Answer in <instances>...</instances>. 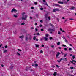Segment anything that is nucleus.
<instances>
[{"label": "nucleus", "instance_id": "obj_32", "mask_svg": "<svg viewBox=\"0 0 76 76\" xmlns=\"http://www.w3.org/2000/svg\"><path fill=\"white\" fill-rule=\"evenodd\" d=\"M72 48H69V51H72Z\"/></svg>", "mask_w": 76, "mask_h": 76}, {"label": "nucleus", "instance_id": "obj_31", "mask_svg": "<svg viewBox=\"0 0 76 76\" xmlns=\"http://www.w3.org/2000/svg\"><path fill=\"white\" fill-rule=\"evenodd\" d=\"M40 35V34H39V33H37V35Z\"/></svg>", "mask_w": 76, "mask_h": 76}, {"label": "nucleus", "instance_id": "obj_22", "mask_svg": "<svg viewBox=\"0 0 76 76\" xmlns=\"http://www.w3.org/2000/svg\"><path fill=\"white\" fill-rule=\"evenodd\" d=\"M72 58L73 59H75V55H73L72 56Z\"/></svg>", "mask_w": 76, "mask_h": 76}, {"label": "nucleus", "instance_id": "obj_56", "mask_svg": "<svg viewBox=\"0 0 76 76\" xmlns=\"http://www.w3.org/2000/svg\"><path fill=\"white\" fill-rule=\"evenodd\" d=\"M40 22H41V23H42V20H40Z\"/></svg>", "mask_w": 76, "mask_h": 76}, {"label": "nucleus", "instance_id": "obj_40", "mask_svg": "<svg viewBox=\"0 0 76 76\" xmlns=\"http://www.w3.org/2000/svg\"><path fill=\"white\" fill-rule=\"evenodd\" d=\"M50 39V40H51V39H53V37H50L49 38Z\"/></svg>", "mask_w": 76, "mask_h": 76}, {"label": "nucleus", "instance_id": "obj_54", "mask_svg": "<svg viewBox=\"0 0 76 76\" xmlns=\"http://www.w3.org/2000/svg\"><path fill=\"white\" fill-rule=\"evenodd\" d=\"M36 40L37 41H38V39L37 38V39H36Z\"/></svg>", "mask_w": 76, "mask_h": 76}, {"label": "nucleus", "instance_id": "obj_33", "mask_svg": "<svg viewBox=\"0 0 76 76\" xmlns=\"http://www.w3.org/2000/svg\"><path fill=\"white\" fill-rule=\"evenodd\" d=\"M48 34H46V37H48Z\"/></svg>", "mask_w": 76, "mask_h": 76}, {"label": "nucleus", "instance_id": "obj_52", "mask_svg": "<svg viewBox=\"0 0 76 76\" xmlns=\"http://www.w3.org/2000/svg\"><path fill=\"white\" fill-rule=\"evenodd\" d=\"M48 19H49V20H50V19H51V18H50V17H48Z\"/></svg>", "mask_w": 76, "mask_h": 76}, {"label": "nucleus", "instance_id": "obj_14", "mask_svg": "<svg viewBox=\"0 0 76 76\" xmlns=\"http://www.w3.org/2000/svg\"><path fill=\"white\" fill-rule=\"evenodd\" d=\"M7 50H4V53H7Z\"/></svg>", "mask_w": 76, "mask_h": 76}, {"label": "nucleus", "instance_id": "obj_9", "mask_svg": "<svg viewBox=\"0 0 76 76\" xmlns=\"http://www.w3.org/2000/svg\"><path fill=\"white\" fill-rule=\"evenodd\" d=\"M63 1H64V2H63L64 3V4H67V1H66V0H64Z\"/></svg>", "mask_w": 76, "mask_h": 76}, {"label": "nucleus", "instance_id": "obj_38", "mask_svg": "<svg viewBox=\"0 0 76 76\" xmlns=\"http://www.w3.org/2000/svg\"><path fill=\"white\" fill-rule=\"evenodd\" d=\"M65 41L66 42H67V40H66V39H65Z\"/></svg>", "mask_w": 76, "mask_h": 76}, {"label": "nucleus", "instance_id": "obj_34", "mask_svg": "<svg viewBox=\"0 0 76 76\" xmlns=\"http://www.w3.org/2000/svg\"><path fill=\"white\" fill-rule=\"evenodd\" d=\"M64 50L65 51H67V48H64Z\"/></svg>", "mask_w": 76, "mask_h": 76}, {"label": "nucleus", "instance_id": "obj_24", "mask_svg": "<svg viewBox=\"0 0 76 76\" xmlns=\"http://www.w3.org/2000/svg\"><path fill=\"white\" fill-rule=\"evenodd\" d=\"M60 42H58V43H57V45H60Z\"/></svg>", "mask_w": 76, "mask_h": 76}, {"label": "nucleus", "instance_id": "obj_47", "mask_svg": "<svg viewBox=\"0 0 76 76\" xmlns=\"http://www.w3.org/2000/svg\"><path fill=\"white\" fill-rule=\"evenodd\" d=\"M5 48H7V46L6 45V46H5Z\"/></svg>", "mask_w": 76, "mask_h": 76}, {"label": "nucleus", "instance_id": "obj_1", "mask_svg": "<svg viewBox=\"0 0 76 76\" xmlns=\"http://www.w3.org/2000/svg\"><path fill=\"white\" fill-rule=\"evenodd\" d=\"M25 12H23L21 14V15L22 16V17L21 18V19L22 20H26L28 16H27L26 15H25V16H24V15H25Z\"/></svg>", "mask_w": 76, "mask_h": 76}, {"label": "nucleus", "instance_id": "obj_11", "mask_svg": "<svg viewBox=\"0 0 76 76\" xmlns=\"http://www.w3.org/2000/svg\"><path fill=\"white\" fill-rule=\"evenodd\" d=\"M62 60V59H60V60H57V61H58V63H60L61 61Z\"/></svg>", "mask_w": 76, "mask_h": 76}, {"label": "nucleus", "instance_id": "obj_64", "mask_svg": "<svg viewBox=\"0 0 76 76\" xmlns=\"http://www.w3.org/2000/svg\"><path fill=\"white\" fill-rule=\"evenodd\" d=\"M39 27H42V25H41V24L40 25Z\"/></svg>", "mask_w": 76, "mask_h": 76}, {"label": "nucleus", "instance_id": "obj_15", "mask_svg": "<svg viewBox=\"0 0 76 76\" xmlns=\"http://www.w3.org/2000/svg\"><path fill=\"white\" fill-rule=\"evenodd\" d=\"M44 39L46 41H47V40H48V39L46 37H45L44 38Z\"/></svg>", "mask_w": 76, "mask_h": 76}, {"label": "nucleus", "instance_id": "obj_10", "mask_svg": "<svg viewBox=\"0 0 76 76\" xmlns=\"http://www.w3.org/2000/svg\"><path fill=\"white\" fill-rule=\"evenodd\" d=\"M58 3L59 4H64V2H63L58 1Z\"/></svg>", "mask_w": 76, "mask_h": 76}, {"label": "nucleus", "instance_id": "obj_28", "mask_svg": "<svg viewBox=\"0 0 76 76\" xmlns=\"http://www.w3.org/2000/svg\"><path fill=\"white\" fill-rule=\"evenodd\" d=\"M67 61V58H65V61Z\"/></svg>", "mask_w": 76, "mask_h": 76}, {"label": "nucleus", "instance_id": "obj_25", "mask_svg": "<svg viewBox=\"0 0 76 76\" xmlns=\"http://www.w3.org/2000/svg\"><path fill=\"white\" fill-rule=\"evenodd\" d=\"M45 5H46V6H48V4H47V2H45V4H44Z\"/></svg>", "mask_w": 76, "mask_h": 76}, {"label": "nucleus", "instance_id": "obj_2", "mask_svg": "<svg viewBox=\"0 0 76 76\" xmlns=\"http://www.w3.org/2000/svg\"><path fill=\"white\" fill-rule=\"evenodd\" d=\"M48 31H50V32H53L55 31V29H53V28H49L48 29Z\"/></svg>", "mask_w": 76, "mask_h": 76}, {"label": "nucleus", "instance_id": "obj_18", "mask_svg": "<svg viewBox=\"0 0 76 76\" xmlns=\"http://www.w3.org/2000/svg\"><path fill=\"white\" fill-rule=\"evenodd\" d=\"M50 25L51 26H52V27H53L54 26V25H53L52 24H51V23H50Z\"/></svg>", "mask_w": 76, "mask_h": 76}, {"label": "nucleus", "instance_id": "obj_23", "mask_svg": "<svg viewBox=\"0 0 76 76\" xmlns=\"http://www.w3.org/2000/svg\"><path fill=\"white\" fill-rule=\"evenodd\" d=\"M36 38V37L35 36H34L33 37L34 40H35Z\"/></svg>", "mask_w": 76, "mask_h": 76}, {"label": "nucleus", "instance_id": "obj_43", "mask_svg": "<svg viewBox=\"0 0 76 76\" xmlns=\"http://www.w3.org/2000/svg\"><path fill=\"white\" fill-rule=\"evenodd\" d=\"M58 34H59V35H60L61 34V33H60V32H58Z\"/></svg>", "mask_w": 76, "mask_h": 76}, {"label": "nucleus", "instance_id": "obj_20", "mask_svg": "<svg viewBox=\"0 0 76 76\" xmlns=\"http://www.w3.org/2000/svg\"><path fill=\"white\" fill-rule=\"evenodd\" d=\"M53 12H56V8L53 10Z\"/></svg>", "mask_w": 76, "mask_h": 76}, {"label": "nucleus", "instance_id": "obj_58", "mask_svg": "<svg viewBox=\"0 0 76 76\" xmlns=\"http://www.w3.org/2000/svg\"><path fill=\"white\" fill-rule=\"evenodd\" d=\"M43 1L44 2V3H45V0H43Z\"/></svg>", "mask_w": 76, "mask_h": 76}, {"label": "nucleus", "instance_id": "obj_48", "mask_svg": "<svg viewBox=\"0 0 76 76\" xmlns=\"http://www.w3.org/2000/svg\"><path fill=\"white\" fill-rule=\"evenodd\" d=\"M14 33L15 34H16L17 33V32L16 31H14Z\"/></svg>", "mask_w": 76, "mask_h": 76}, {"label": "nucleus", "instance_id": "obj_55", "mask_svg": "<svg viewBox=\"0 0 76 76\" xmlns=\"http://www.w3.org/2000/svg\"><path fill=\"white\" fill-rule=\"evenodd\" d=\"M52 67L54 68V67H55V66H54V65H52Z\"/></svg>", "mask_w": 76, "mask_h": 76}, {"label": "nucleus", "instance_id": "obj_6", "mask_svg": "<svg viewBox=\"0 0 76 76\" xmlns=\"http://www.w3.org/2000/svg\"><path fill=\"white\" fill-rule=\"evenodd\" d=\"M60 54V53L59 52H58L57 54H56V57H58V56Z\"/></svg>", "mask_w": 76, "mask_h": 76}, {"label": "nucleus", "instance_id": "obj_8", "mask_svg": "<svg viewBox=\"0 0 76 76\" xmlns=\"http://www.w3.org/2000/svg\"><path fill=\"white\" fill-rule=\"evenodd\" d=\"M17 24H19L21 23V21H18L17 22Z\"/></svg>", "mask_w": 76, "mask_h": 76}, {"label": "nucleus", "instance_id": "obj_12", "mask_svg": "<svg viewBox=\"0 0 76 76\" xmlns=\"http://www.w3.org/2000/svg\"><path fill=\"white\" fill-rule=\"evenodd\" d=\"M54 76H56L57 75V72H54V73L53 74Z\"/></svg>", "mask_w": 76, "mask_h": 76}, {"label": "nucleus", "instance_id": "obj_7", "mask_svg": "<svg viewBox=\"0 0 76 76\" xmlns=\"http://www.w3.org/2000/svg\"><path fill=\"white\" fill-rule=\"evenodd\" d=\"M23 37H24V36H19L20 38H21V39H22L23 38Z\"/></svg>", "mask_w": 76, "mask_h": 76}, {"label": "nucleus", "instance_id": "obj_53", "mask_svg": "<svg viewBox=\"0 0 76 76\" xmlns=\"http://www.w3.org/2000/svg\"><path fill=\"white\" fill-rule=\"evenodd\" d=\"M51 47H52V48H54V46L52 45L51 46Z\"/></svg>", "mask_w": 76, "mask_h": 76}, {"label": "nucleus", "instance_id": "obj_37", "mask_svg": "<svg viewBox=\"0 0 76 76\" xmlns=\"http://www.w3.org/2000/svg\"><path fill=\"white\" fill-rule=\"evenodd\" d=\"M34 4L37 5V2H34Z\"/></svg>", "mask_w": 76, "mask_h": 76}, {"label": "nucleus", "instance_id": "obj_62", "mask_svg": "<svg viewBox=\"0 0 76 76\" xmlns=\"http://www.w3.org/2000/svg\"><path fill=\"white\" fill-rule=\"evenodd\" d=\"M35 25H37V23H35Z\"/></svg>", "mask_w": 76, "mask_h": 76}, {"label": "nucleus", "instance_id": "obj_17", "mask_svg": "<svg viewBox=\"0 0 76 76\" xmlns=\"http://www.w3.org/2000/svg\"><path fill=\"white\" fill-rule=\"evenodd\" d=\"M55 10H56V11H60V10H59L58 8H55Z\"/></svg>", "mask_w": 76, "mask_h": 76}, {"label": "nucleus", "instance_id": "obj_59", "mask_svg": "<svg viewBox=\"0 0 76 76\" xmlns=\"http://www.w3.org/2000/svg\"><path fill=\"white\" fill-rule=\"evenodd\" d=\"M35 16H36V17H37V16H38V14H36Z\"/></svg>", "mask_w": 76, "mask_h": 76}, {"label": "nucleus", "instance_id": "obj_36", "mask_svg": "<svg viewBox=\"0 0 76 76\" xmlns=\"http://www.w3.org/2000/svg\"><path fill=\"white\" fill-rule=\"evenodd\" d=\"M35 31L37 32V31H38V29H37V28H35Z\"/></svg>", "mask_w": 76, "mask_h": 76}, {"label": "nucleus", "instance_id": "obj_16", "mask_svg": "<svg viewBox=\"0 0 76 76\" xmlns=\"http://www.w3.org/2000/svg\"><path fill=\"white\" fill-rule=\"evenodd\" d=\"M35 65L34 66V67H38V64H35Z\"/></svg>", "mask_w": 76, "mask_h": 76}, {"label": "nucleus", "instance_id": "obj_13", "mask_svg": "<svg viewBox=\"0 0 76 76\" xmlns=\"http://www.w3.org/2000/svg\"><path fill=\"white\" fill-rule=\"evenodd\" d=\"M75 9V7L72 6V8H70V10H73Z\"/></svg>", "mask_w": 76, "mask_h": 76}, {"label": "nucleus", "instance_id": "obj_3", "mask_svg": "<svg viewBox=\"0 0 76 76\" xmlns=\"http://www.w3.org/2000/svg\"><path fill=\"white\" fill-rule=\"evenodd\" d=\"M15 12V13H16L17 12V10L13 8L12 9V10L11 11V13H13V12Z\"/></svg>", "mask_w": 76, "mask_h": 76}, {"label": "nucleus", "instance_id": "obj_41", "mask_svg": "<svg viewBox=\"0 0 76 76\" xmlns=\"http://www.w3.org/2000/svg\"><path fill=\"white\" fill-rule=\"evenodd\" d=\"M56 66L57 67H58V68L60 67V66H59L58 65H56Z\"/></svg>", "mask_w": 76, "mask_h": 76}, {"label": "nucleus", "instance_id": "obj_5", "mask_svg": "<svg viewBox=\"0 0 76 76\" xmlns=\"http://www.w3.org/2000/svg\"><path fill=\"white\" fill-rule=\"evenodd\" d=\"M35 46L36 48H38L39 47V45H38V44H35Z\"/></svg>", "mask_w": 76, "mask_h": 76}, {"label": "nucleus", "instance_id": "obj_44", "mask_svg": "<svg viewBox=\"0 0 76 76\" xmlns=\"http://www.w3.org/2000/svg\"><path fill=\"white\" fill-rule=\"evenodd\" d=\"M62 46H63V47H66V45H63Z\"/></svg>", "mask_w": 76, "mask_h": 76}, {"label": "nucleus", "instance_id": "obj_19", "mask_svg": "<svg viewBox=\"0 0 76 76\" xmlns=\"http://www.w3.org/2000/svg\"><path fill=\"white\" fill-rule=\"evenodd\" d=\"M62 38L63 39H66L65 37L64 36H63Z\"/></svg>", "mask_w": 76, "mask_h": 76}, {"label": "nucleus", "instance_id": "obj_45", "mask_svg": "<svg viewBox=\"0 0 76 76\" xmlns=\"http://www.w3.org/2000/svg\"><path fill=\"white\" fill-rule=\"evenodd\" d=\"M40 53H43V51H42V50H41L40 51Z\"/></svg>", "mask_w": 76, "mask_h": 76}, {"label": "nucleus", "instance_id": "obj_49", "mask_svg": "<svg viewBox=\"0 0 76 76\" xmlns=\"http://www.w3.org/2000/svg\"><path fill=\"white\" fill-rule=\"evenodd\" d=\"M60 31H62L63 30L62 29V28H60Z\"/></svg>", "mask_w": 76, "mask_h": 76}, {"label": "nucleus", "instance_id": "obj_30", "mask_svg": "<svg viewBox=\"0 0 76 76\" xmlns=\"http://www.w3.org/2000/svg\"><path fill=\"white\" fill-rule=\"evenodd\" d=\"M17 54L18 56H20V54H19V53H18V52L17 53Z\"/></svg>", "mask_w": 76, "mask_h": 76}, {"label": "nucleus", "instance_id": "obj_50", "mask_svg": "<svg viewBox=\"0 0 76 76\" xmlns=\"http://www.w3.org/2000/svg\"><path fill=\"white\" fill-rule=\"evenodd\" d=\"M62 19H65V18H64V17H62Z\"/></svg>", "mask_w": 76, "mask_h": 76}, {"label": "nucleus", "instance_id": "obj_51", "mask_svg": "<svg viewBox=\"0 0 76 76\" xmlns=\"http://www.w3.org/2000/svg\"><path fill=\"white\" fill-rule=\"evenodd\" d=\"M31 7V9H34V7Z\"/></svg>", "mask_w": 76, "mask_h": 76}, {"label": "nucleus", "instance_id": "obj_26", "mask_svg": "<svg viewBox=\"0 0 76 76\" xmlns=\"http://www.w3.org/2000/svg\"><path fill=\"white\" fill-rule=\"evenodd\" d=\"M66 56H67V54L65 53L64 54V57H66Z\"/></svg>", "mask_w": 76, "mask_h": 76}, {"label": "nucleus", "instance_id": "obj_39", "mask_svg": "<svg viewBox=\"0 0 76 76\" xmlns=\"http://www.w3.org/2000/svg\"><path fill=\"white\" fill-rule=\"evenodd\" d=\"M40 10H43V8L42 7L40 8Z\"/></svg>", "mask_w": 76, "mask_h": 76}, {"label": "nucleus", "instance_id": "obj_60", "mask_svg": "<svg viewBox=\"0 0 76 76\" xmlns=\"http://www.w3.org/2000/svg\"><path fill=\"white\" fill-rule=\"evenodd\" d=\"M28 38L27 37H26V40H28Z\"/></svg>", "mask_w": 76, "mask_h": 76}, {"label": "nucleus", "instance_id": "obj_35", "mask_svg": "<svg viewBox=\"0 0 76 76\" xmlns=\"http://www.w3.org/2000/svg\"><path fill=\"white\" fill-rule=\"evenodd\" d=\"M40 40L41 41H42V40H43V38H41L40 39Z\"/></svg>", "mask_w": 76, "mask_h": 76}, {"label": "nucleus", "instance_id": "obj_4", "mask_svg": "<svg viewBox=\"0 0 76 76\" xmlns=\"http://www.w3.org/2000/svg\"><path fill=\"white\" fill-rule=\"evenodd\" d=\"M53 5L55 6H58V7H61L60 5H59L57 4H55Z\"/></svg>", "mask_w": 76, "mask_h": 76}, {"label": "nucleus", "instance_id": "obj_61", "mask_svg": "<svg viewBox=\"0 0 76 76\" xmlns=\"http://www.w3.org/2000/svg\"><path fill=\"white\" fill-rule=\"evenodd\" d=\"M67 37H68V38H69V39H70V37H69V36L67 35Z\"/></svg>", "mask_w": 76, "mask_h": 76}, {"label": "nucleus", "instance_id": "obj_46", "mask_svg": "<svg viewBox=\"0 0 76 76\" xmlns=\"http://www.w3.org/2000/svg\"><path fill=\"white\" fill-rule=\"evenodd\" d=\"M41 31H44V29L42 28L41 29Z\"/></svg>", "mask_w": 76, "mask_h": 76}, {"label": "nucleus", "instance_id": "obj_63", "mask_svg": "<svg viewBox=\"0 0 76 76\" xmlns=\"http://www.w3.org/2000/svg\"><path fill=\"white\" fill-rule=\"evenodd\" d=\"M42 47H44V45H42Z\"/></svg>", "mask_w": 76, "mask_h": 76}, {"label": "nucleus", "instance_id": "obj_29", "mask_svg": "<svg viewBox=\"0 0 76 76\" xmlns=\"http://www.w3.org/2000/svg\"><path fill=\"white\" fill-rule=\"evenodd\" d=\"M25 25V23H22L21 24V25Z\"/></svg>", "mask_w": 76, "mask_h": 76}, {"label": "nucleus", "instance_id": "obj_57", "mask_svg": "<svg viewBox=\"0 0 76 76\" xmlns=\"http://www.w3.org/2000/svg\"><path fill=\"white\" fill-rule=\"evenodd\" d=\"M69 45H70V46H71V47H72V44H70Z\"/></svg>", "mask_w": 76, "mask_h": 76}, {"label": "nucleus", "instance_id": "obj_27", "mask_svg": "<svg viewBox=\"0 0 76 76\" xmlns=\"http://www.w3.org/2000/svg\"><path fill=\"white\" fill-rule=\"evenodd\" d=\"M70 69H71L72 70V69H73V67L71 66L70 67Z\"/></svg>", "mask_w": 76, "mask_h": 76}, {"label": "nucleus", "instance_id": "obj_21", "mask_svg": "<svg viewBox=\"0 0 76 76\" xmlns=\"http://www.w3.org/2000/svg\"><path fill=\"white\" fill-rule=\"evenodd\" d=\"M32 37V36L30 35V37H29V39L30 40H31V39H32V37Z\"/></svg>", "mask_w": 76, "mask_h": 76}, {"label": "nucleus", "instance_id": "obj_42", "mask_svg": "<svg viewBox=\"0 0 76 76\" xmlns=\"http://www.w3.org/2000/svg\"><path fill=\"white\" fill-rule=\"evenodd\" d=\"M18 51H22V50H20V49H18Z\"/></svg>", "mask_w": 76, "mask_h": 76}]
</instances>
